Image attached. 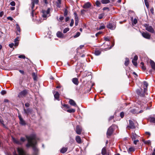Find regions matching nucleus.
<instances>
[{"instance_id":"obj_19","label":"nucleus","mask_w":155,"mask_h":155,"mask_svg":"<svg viewBox=\"0 0 155 155\" xmlns=\"http://www.w3.org/2000/svg\"><path fill=\"white\" fill-rule=\"evenodd\" d=\"M24 113L26 114L27 116L29 115L32 112L31 110L29 108L27 110L24 109Z\"/></svg>"},{"instance_id":"obj_42","label":"nucleus","mask_w":155,"mask_h":155,"mask_svg":"<svg viewBox=\"0 0 155 155\" xmlns=\"http://www.w3.org/2000/svg\"><path fill=\"white\" fill-rule=\"evenodd\" d=\"M104 16V14H101L99 15L98 16V18L99 19H101Z\"/></svg>"},{"instance_id":"obj_25","label":"nucleus","mask_w":155,"mask_h":155,"mask_svg":"<svg viewBox=\"0 0 155 155\" xmlns=\"http://www.w3.org/2000/svg\"><path fill=\"white\" fill-rule=\"evenodd\" d=\"M150 64L152 68L154 70H155V63L153 61H150Z\"/></svg>"},{"instance_id":"obj_62","label":"nucleus","mask_w":155,"mask_h":155,"mask_svg":"<svg viewBox=\"0 0 155 155\" xmlns=\"http://www.w3.org/2000/svg\"><path fill=\"white\" fill-rule=\"evenodd\" d=\"M103 10H107L108 11H109V9L108 7H105L103 8Z\"/></svg>"},{"instance_id":"obj_56","label":"nucleus","mask_w":155,"mask_h":155,"mask_svg":"<svg viewBox=\"0 0 155 155\" xmlns=\"http://www.w3.org/2000/svg\"><path fill=\"white\" fill-rule=\"evenodd\" d=\"M63 106L64 107L67 108H69L70 107L68 105L66 104H64Z\"/></svg>"},{"instance_id":"obj_7","label":"nucleus","mask_w":155,"mask_h":155,"mask_svg":"<svg viewBox=\"0 0 155 155\" xmlns=\"http://www.w3.org/2000/svg\"><path fill=\"white\" fill-rule=\"evenodd\" d=\"M38 2V0H31V5L32 6L31 8L32 9V12L31 13V16L32 17L34 16L33 12L34 11V7L35 4H37Z\"/></svg>"},{"instance_id":"obj_51","label":"nucleus","mask_w":155,"mask_h":155,"mask_svg":"<svg viewBox=\"0 0 155 155\" xmlns=\"http://www.w3.org/2000/svg\"><path fill=\"white\" fill-rule=\"evenodd\" d=\"M10 5L12 6H14L15 5V2L14 1H12L10 3Z\"/></svg>"},{"instance_id":"obj_48","label":"nucleus","mask_w":155,"mask_h":155,"mask_svg":"<svg viewBox=\"0 0 155 155\" xmlns=\"http://www.w3.org/2000/svg\"><path fill=\"white\" fill-rule=\"evenodd\" d=\"M100 4V2L98 1H97L96 2V4L97 6H99Z\"/></svg>"},{"instance_id":"obj_47","label":"nucleus","mask_w":155,"mask_h":155,"mask_svg":"<svg viewBox=\"0 0 155 155\" xmlns=\"http://www.w3.org/2000/svg\"><path fill=\"white\" fill-rule=\"evenodd\" d=\"M124 115V113L123 112H122L120 113V116L121 118H123Z\"/></svg>"},{"instance_id":"obj_35","label":"nucleus","mask_w":155,"mask_h":155,"mask_svg":"<svg viewBox=\"0 0 155 155\" xmlns=\"http://www.w3.org/2000/svg\"><path fill=\"white\" fill-rule=\"evenodd\" d=\"M68 11L66 8L64 9V16L66 17L68 15Z\"/></svg>"},{"instance_id":"obj_57","label":"nucleus","mask_w":155,"mask_h":155,"mask_svg":"<svg viewBox=\"0 0 155 155\" xmlns=\"http://www.w3.org/2000/svg\"><path fill=\"white\" fill-rule=\"evenodd\" d=\"M138 59V57L137 55H135L134 57V59L132 60H135V61H137Z\"/></svg>"},{"instance_id":"obj_3","label":"nucleus","mask_w":155,"mask_h":155,"mask_svg":"<svg viewBox=\"0 0 155 155\" xmlns=\"http://www.w3.org/2000/svg\"><path fill=\"white\" fill-rule=\"evenodd\" d=\"M29 90L25 89L20 92L18 94L19 98H23L27 96L28 94Z\"/></svg>"},{"instance_id":"obj_63","label":"nucleus","mask_w":155,"mask_h":155,"mask_svg":"<svg viewBox=\"0 0 155 155\" xmlns=\"http://www.w3.org/2000/svg\"><path fill=\"white\" fill-rule=\"evenodd\" d=\"M1 93L2 94L4 95L6 93V92L5 91H2Z\"/></svg>"},{"instance_id":"obj_12","label":"nucleus","mask_w":155,"mask_h":155,"mask_svg":"<svg viewBox=\"0 0 155 155\" xmlns=\"http://www.w3.org/2000/svg\"><path fill=\"white\" fill-rule=\"evenodd\" d=\"M82 130V127L79 126H77L76 127V132L78 134H80Z\"/></svg>"},{"instance_id":"obj_23","label":"nucleus","mask_w":155,"mask_h":155,"mask_svg":"<svg viewBox=\"0 0 155 155\" xmlns=\"http://www.w3.org/2000/svg\"><path fill=\"white\" fill-rule=\"evenodd\" d=\"M56 35L58 38H62L63 36V34L60 31H58L56 34Z\"/></svg>"},{"instance_id":"obj_64","label":"nucleus","mask_w":155,"mask_h":155,"mask_svg":"<svg viewBox=\"0 0 155 155\" xmlns=\"http://www.w3.org/2000/svg\"><path fill=\"white\" fill-rule=\"evenodd\" d=\"M151 155H155V148L154 149L153 152L152 153Z\"/></svg>"},{"instance_id":"obj_52","label":"nucleus","mask_w":155,"mask_h":155,"mask_svg":"<svg viewBox=\"0 0 155 155\" xmlns=\"http://www.w3.org/2000/svg\"><path fill=\"white\" fill-rule=\"evenodd\" d=\"M150 11L152 14L153 15L154 14V9L153 8H151L150 9Z\"/></svg>"},{"instance_id":"obj_9","label":"nucleus","mask_w":155,"mask_h":155,"mask_svg":"<svg viewBox=\"0 0 155 155\" xmlns=\"http://www.w3.org/2000/svg\"><path fill=\"white\" fill-rule=\"evenodd\" d=\"M113 128L112 126H110L108 129L107 132V136H110L113 133Z\"/></svg>"},{"instance_id":"obj_34","label":"nucleus","mask_w":155,"mask_h":155,"mask_svg":"<svg viewBox=\"0 0 155 155\" xmlns=\"http://www.w3.org/2000/svg\"><path fill=\"white\" fill-rule=\"evenodd\" d=\"M67 111L69 113H74L75 112V110L74 109H70L68 110Z\"/></svg>"},{"instance_id":"obj_37","label":"nucleus","mask_w":155,"mask_h":155,"mask_svg":"<svg viewBox=\"0 0 155 155\" xmlns=\"http://www.w3.org/2000/svg\"><path fill=\"white\" fill-rule=\"evenodd\" d=\"M144 3H145L146 6L147 8H149V5L148 2L147 1V0H144Z\"/></svg>"},{"instance_id":"obj_13","label":"nucleus","mask_w":155,"mask_h":155,"mask_svg":"<svg viewBox=\"0 0 155 155\" xmlns=\"http://www.w3.org/2000/svg\"><path fill=\"white\" fill-rule=\"evenodd\" d=\"M91 3L88 2L86 3L83 6V7L84 9L88 8H90L91 6Z\"/></svg>"},{"instance_id":"obj_14","label":"nucleus","mask_w":155,"mask_h":155,"mask_svg":"<svg viewBox=\"0 0 155 155\" xmlns=\"http://www.w3.org/2000/svg\"><path fill=\"white\" fill-rule=\"evenodd\" d=\"M18 117L20 120V124L22 125H24L26 124L25 121L22 118L21 115L18 116Z\"/></svg>"},{"instance_id":"obj_26","label":"nucleus","mask_w":155,"mask_h":155,"mask_svg":"<svg viewBox=\"0 0 155 155\" xmlns=\"http://www.w3.org/2000/svg\"><path fill=\"white\" fill-rule=\"evenodd\" d=\"M129 63V61L128 58H125V61L124 63V64L126 66H127Z\"/></svg>"},{"instance_id":"obj_59","label":"nucleus","mask_w":155,"mask_h":155,"mask_svg":"<svg viewBox=\"0 0 155 155\" xmlns=\"http://www.w3.org/2000/svg\"><path fill=\"white\" fill-rule=\"evenodd\" d=\"M7 19L8 20H10L11 21H12L13 20V18L11 17H8L7 18Z\"/></svg>"},{"instance_id":"obj_6","label":"nucleus","mask_w":155,"mask_h":155,"mask_svg":"<svg viewBox=\"0 0 155 155\" xmlns=\"http://www.w3.org/2000/svg\"><path fill=\"white\" fill-rule=\"evenodd\" d=\"M146 30L149 32L154 33L155 32L154 29L151 26H149L147 24H146L145 25Z\"/></svg>"},{"instance_id":"obj_36","label":"nucleus","mask_w":155,"mask_h":155,"mask_svg":"<svg viewBox=\"0 0 155 155\" xmlns=\"http://www.w3.org/2000/svg\"><path fill=\"white\" fill-rule=\"evenodd\" d=\"M150 120L151 122L155 123V118L150 117Z\"/></svg>"},{"instance_id":"obj_30","label":"nucleus","mask_w":155,"mask_h":155,"mask_svg":"<svg viewBox=\"0 0 155 155\" xmlns=\"http://www.w3.org/2000/svg\"><path fill=\"white\" fill-rule=\"evenodd\" d=\"M101 51L99 50H96L94 52L95 54L97 56L101 54Z\"/></svg>"},{"instance_id":"obj_43","label":"nucleus","mask_w":155,"mask_h":155,"mask_svg":"<svg viewBox=\"0 0 155 155\" xmlns=\"http://www.w3.org/2000/svg\"><path fill=\"white\" fill-rule=\"evenodd\" d=\"M25 140V139L24 137H21L20 138V141H21L22 143V144L23 143V142H24Z\"/></svg>"},{"instance_id":"obj_29","label":"nucleus","mask_w":155,"mask_h":155,"mask_svg":"<svg viewBox=\"0 0 155 155\" xmlns=\"http://www.w3.org/2000/svg\"><path fill=\"white\" fill-rule=\"evenodd\" d=\"M101 2L102 4H106L109 3L110 1L109 0H101Z\"/></svg>"},{"instance_id":"obj_22","label":"nucleus","mask_w":155,"mask_h":155,"mask_svg":"<svg viewBox=\"0 0 155 155\" xmlns=\"http://www.w3.org/2000/svg\"><path fill=\"white\" fill-rule=\"evenodd\" d=\"M139 136L137 135L135 133H133L132 134V136H131V138L132 140H134L136 139Z\"/></svg>"},{"instance_id":"obj_27","label":"nucleus","mask_w":155,"mask_h":155,"mask_svg":"<svg viewBox=\"0 0 155 155\" xmlns=\"http://www.w3.org/2000/svg\"><path fill=\"white\" fill-rule=\"evenodd\" d=\"M68 148L66 147H63L61 150V152L62 153H64L67 150Z\"/></svg>"},{"instance_id":"obj_49","label":"nucleus","mask_w":155,"mask_h":155,"mask_svg":"<svg viewBox=\"0 0 155 155\" xmlns=\"http://www.w3.org/2000/svg\"><path fill=\"white\" fill-rule=\"evenodd\" d=\"M137 20L136 18H134L133 20V23L134 25L136 24L137 23Z\"/></svg>"},{"instance_id":"obj_60","label":"nucleus","mask_w":155,"mask_h":155,"mask_svg":"<svg viewBox=\"0 0 155 155\" xmlns=\"http://www.w3.org/2000/svg\"><path fill=\"white\" fill-rule=\"evenodd\" d=\"M138 142H139V140H134V143L136 145V144H137V143Z\"/></svg>"},{"instance_id":"obj_17","label":"nucleus","mask_w":155,"mask_h":155,"mask_svg":"<svg viewBox=\"0 0 155 155\" xmlns=\"http://www.w3.org/2000/svg\"><path fill=\"white\" fill-rule=\"evenodd\" d=\"M53 93L54 94V96L55 98L58 100L59 96V93L57 91H53Z\"/></svg>"},{"instance_id":"obj_61","label":"nucleus","mask_w":155,"mask_h":155,"mask_svg":"<svg viewBox=\"0 0 155 155\" xmlns=\"http://www.w3.org/2000/svg\"><path fill=\"white\" fill-rule=\"evenodd\" d=\"M101 33H102L101 32L99 31L96 34V36H97L101 34Z\"/></svg>"},{"instance_id":"obj_16","label":"nucleus","mask_w":155,"mask_h":155,"mask_svg":"<svg viewBox=\"0 0 155 155\" xmlns=\"http://www.w3.org/2000/svg\"><path fill=\"white\" fill-rule=\"evenodd\" d=\"M12 139L14 143L19 145L22 144L21 141H20L19 140L15 139L13 137H12Z\"/></svg>"},{"instance_id":"obj_28","label":"nucleus","mask_w":155,"mask_h":155,"mask_svg":"<svg viewBox=\"0 0 155 155\" xmlns=\"http://www.w3.org/2000/svg\"><path fill=\"white\" fill-rule=\"evenodd\" d=\"M106 153V150L105 147H104L102 149L101 151V153L103 155H105Z\"/></svg>"},{"instance_id":"obj_8","label":"nucleus","mask_w":155,"mask_h":155,"mask_svg":"<svg viewBox=\"0 0 155 155\" xmlns=\"http://www.w3.org/2000/svg\"><path fill=\"white\" fill-rule=\"evenodd\" d=\"M141 34L143 37L145 38L149 39L150 38V35L147 32H143Z\"/></svg>"},{"instance_id":"obj_5","label":"nucleus","mask_w":155,"mask_h":155,"mask_svg":"<svg viewBox=\"0 0 155 155\" xmlns=\"http://www.w3.org/2000/svg\"><path fill=\"white\" fill-rule=\"evenodd\" d=\"M137 94L140 96L143 97L144 96V94L146 92V88H144V90L140 88V89H138L136 91Z\"/></svg>"},{"instance_id":"obj_55","label":"nucleus","mask_w":155,"mask_h":155,"mask_svg":"<svg viewBox=\"0 0 155 155\" xmlns=\"http://www.w3.org/2000/svg\"><path fill=\"white\" fill-rule=\"evenodd\" d=\"M14 45L15 46V45L13 43L9 45V47L11 48H12Z\"/></svg>"},{"instance_id":"obj_24","label":"nucleus","mask_w":155,"mask_h":155,"mask_svg":"<svg viewBox=\"0 0 155 155\" xmlns=\"http://www.w3.org/2000/svg\"><path fill=\"white\" fill-rule=\"evenodd\" d=\"M18 37H17L15 39V46L17 47L18 45Z\"/></svg>"},{"instance_id":"obj_58","label":"nucleus","mask_w":155,"mask_h":155,"mask_svg":"<svg viewBox=\"0 0 155 155\" xmlns=\"http://www.w3.org/2000/svg\"><path fill=\"white\" fill-rule=\"evenodd\" d=\"M64 17L63 16L60 17L59 18V20L60 21L62 22V21L64 19Z\"/></svg>"},{"instance_id":"obj_21","label":"nucleus","mask_w":155,"mask_h":155,"mask_svg":"<svg viewBox=\"0 0 155 155\" xmlns=\"http://www.w3.org/2000/svg\"><path fill=\"white\" fill-rule=\"evenodd\" d=\"M72 82L75 85H78L79 83L78 79L77 78H73L72 79Z\"/></svg>"},{"instance_id":"obj_4","label":"nucleus","mask_w":155,"mask_h":155,"mask_svg":"<svg viewBox=\"0 0 155 155\" xmlns=\"http://www.w3.org/2000/svg\"><path fill=\"white\" fill-rule=\"evenodd\" d=\"M50 8H48L47 10H42V16L45 19L47 17H49L50 16Z\"/></svg>"},{"instance_id":"obj_15","label":"nucleus","mask_w":155,"mask_h":155,"mask_svg":"<svg viewBox=\"0 0 155 155\" xmlns=\"http://www.w3.org/2000/svg\"><path fill=\"white\" fill-rule=\"evenodd\" d=\"M74 14L75 17V25L76 26H77L78 23L79 19L78 16V15L76 12H74Z\"/></svg>"},{"instance_id":"obj_45","label":"nucleus","mask_w":155,"mask_h":155,"mask_svg":"<svg viewBox=\"0 0 155 155\" xmlns=\"http://www.w3.org/2000/svg\"><path fill=\"white\" fill-rule=\"evenodd\" d=\"M18 58H20L25 59V55H20L18 56Z\"/></svg>"},{"instance_id":"obj_50","label":"nucleus","mask_w":155,"mask_h":155,"mask_svg":"<svg viewBox=\"0 0 155 155\" xmlns=\"http://www.w3.org/2000/svg\"><path fill=\"white\" fill-rule=\"evenodd\" d=\"M144 142L145 144H150V141L149 140L145 141Z\"/></svg>"},{"instance_id":"obj_54","label":"nucleus","mask_w":155,"mask_h":155,"mask_svg":"<svg viewBox=\"0 0 155 155\" xmlns=\"http://www.w3.org/2000/svg\"><path fill=\"white\" fill-rule=\"evenodd\" d=\"M105 28V26L104 25H102L100 26L99 28V30L104 29Z\"/></svg>"},{"instance_id":"obj_1","label":"nucleus","mask_w":155,"mask_h":155,"mask_svg":"<svg viewBox=\"0 0 155 155\" xmlns=\"http://www.w3.org/2000/svg\"><path fill=\"white\" fill-rule=\"evenodd\" d=\"M26 138L28 141V143L26 144L27 147H32L34 151V154L36 155L38 149L36 147V145L38 139L36 135L32 134L29 136H26Z\"/></svg>"},{"instance_id":"obj_46","label":"nucleus","mask_w":155,"mask_h":155,"mask_svg":"<svg viewBox=\"0 0 155 155\" xmlns=\"http://www.w3.org/2000/svg\"><path fill=\"white\" fill-rule=\"evenodd\" d=\"M74 23V21L73 19H72L71 21V22L70 24V26L72 27L73 26Z\"/></svg>"},{"instance_id":"obj_40","label":"nucleus","mask_w":155,"mask_h":155,"mask_svg":"<svg viewBox=\"0 0 155 155\" xmlns=\"http://www.w3.org/2000/svg\"><path fill=\"white\" fill-rule=\"evenodd\" d=\"M16 28L17 30L20 32V29L19 25L18 24L16 25Z\"/></svg>"},{"instance_id":"obj_11","label":"nucleus","mask_w":155,"mask_h":155,"mask_svg":"<svg viewBox=\"0 0 155 155\" xmlns=\"http://www.w3.org/2000/svg\"><path fill=\"white\" fill-rule=\"evenodd\" d=\"M129 124L128 127H129L131 129H134L135 128V124L132 120H129Z\"/></svg>"},{"instance_id":"obj_20","label":"nucleus","mask_w":155,"mask_h":155,"mask_svg":"<svg viewBox=\"0 0 155 155\" xmlns=\"http://www.w3.org/2000/svg\"><path fill=\"white\" fill-rule=\"evenodd\" d=\"M69 103L70 104L73 106H75V107H77V106L75 102L72 99H70L69 101Z\"/></svg>"},{"instance_id":"obj_53","label":"nucleus","mask_w":155,"mask_h":155,"mask_svg":"<svg viewBox=\"0 0 155 155\" xmlns=\"http://www.w3.org/2000/svg\"><path fill=\"white\" fill-rule=\"evenodd\" d=\"M129 150L130 151H134V149L133 147H130L129 148Z\"/></svg>"},{"instance_id":"obj_2","label":"nucleus","mask_w":155,"mask_h":155,"mask_svg":"<svg viewBox=\"0 0 155 155\" xmlns=\"http://www.w3.org/2000/svg\"><path fill=\"white\" fill-rule=\"evenodd\" d=\"M147 104L145 103H142L140 102L139 103L138 106V108L134 109L131 110V112L133 114H138L142 113L145 110V107H146Z\"/></svg>"},{"instance_id":"obj_10","label":"nucleus","mask_w":155,"mask_h":155,"mask_svg":"<svg viewBox=\"0 0 155 155\" xmlns=\"http://www.w3.org/2000/svg\"><path fill=\"white\" fill-rule=\"evenodd\" d=\"M107 27L111 30H114L115 29L116 26L115 25L114 23H109L107 25Z\"/></svg>"},{"instance_id":"obj_33","label":"nucleus","mask_w":155,"mask_h":155,"mask_svg":"<svg viewBox=\"0 0 155 155\" xmlns=\"http://www.w3.org/2000/svg\"><path fill=\"white\" fill-rule=\"evenodd\" d=\"M32 76L33 77V79L34 81H36L37 80V75L35 73H33L32 74Z\"/></svg>"},{"instance_id":"obj_18","label":"nucleus","mask_w":155,"mask_h":155,"mask_svg":"<svg viewBox=\"0 0 155 155\" xmlns=\"http://www.w3.org/2000/svg\"><path fill=\"white\" fill-rule=\"evenodd\" d=\"M75 140L76 142L79 144L82 143V141L80 137L79 136H77L76 137Z\"/></svg>"},{"instance_id":"obj_39","label":"nucleus","mask_w":155,"mask_h":155,"mask_svg":"<svg viewBox=\"0 0 155 155\" xmlns=\"http://www.w3.org/2000/svg\"><path fill=\"white\" fill-rule=\"evenodd\" d=\"M69 30V28H65L63 30V33H66Z\"/></svg>"},{"instance_id":"obj_31","label":"nucleus","mask_w":155,"mask_h":155,"mask_svg":"<svg viewBox=\"0 0 155 155\" xmlns=\"http://www.w3.org/2000/svg\"><path fill=\"white\" fill-rule=\"evenodd\" d=\"M143 84H144V88H146V91L147 90V87L148 85V84L147 82L146 81H144L143 82Z\"/></svg>"},{"instance_id":"obj_32","label":"nucleus","mask_w":155,"mask_h":155,"mask_svg":"<svg viewBox=\"0 0 155 155\" xmlns=\"http://www.w3.org/2000/svg\"><path fill=\"white\" fill-rule=\"evenodd\" d=\"M88 74V72L87 71H85L83 73V75H82V78H84L86 77Z\"/></svg>"},{"instance_id":"obj_38","label":"nucleus","mask_w":155,"mask_h":155,"mask_svg":"<svg viewBox=\"0 0 155 155\" xmlns=\"http://www.w3.org/2000/svg\"><path fill=\"white\" fill-rule=\"evenodd\" d=\"M132 62L133 64L136 67H137V63L136 61L135 60H132Z\"/></svg>"},{"instance_id":"obj_41","label":"nucleus","mask_w":155,"mask_h":155,"mask_svg":"<svg viewBox=\"0 0 155 155\" xmlns=\"http://www.w3.org/2000/svg\"><path fill=\"white\" fill-rule=\"evenodd\" d=\"M61 1H60L59 2L57 1L56 2L57 3V6L58 7L60 8V4H61Z\"/></svg>"},{"instance_id":"obj_44","label":"nucleus","mask_w":155,"mask_h":155,"mask_svg":"<svg viewBox=\"0 0 155 155\" xmlns=\"http://www.w3.org/2000/svg\"><path fill=\"white\" fill-rule=\"evenodd\" d=\"M80 35V33L79 32H77L76 34L74 36V38H76L78 37Z\"/></svg>"}]
</instances>
